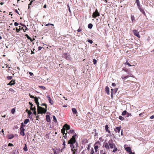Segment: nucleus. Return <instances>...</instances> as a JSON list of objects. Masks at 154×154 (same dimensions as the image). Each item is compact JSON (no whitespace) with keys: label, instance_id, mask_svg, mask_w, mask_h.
I'll use <instances>...</instances> for the list:
<instances>
[{"label":"nucleus","instance_id":"f257e3e1","mask_svg":"<svg viewBox=\"0 0 154 154\" xmlns=\"http://www.w3.org/2000/svg\"><path fill=\"white\" fill-rule=\"evenodd\" d=\"M69 133L73 134L74 135L72 137L68 140V143L70 145L71 150L73 154H76L75 152L77 151L78 146V143L76 142V138L77 137V136L76 133H74V131L70 130Z\"/></svg>","mask_w":154,"mask_h":154},{"label":"nucleus","instance_id":"f03ea898","mask_svg":"<svg viewBox=\"0 0 154 154\" xmlns=\"http://www.w3.org/2000/svg\"><path fill=\"white\" fill-rule=\"evenodd\" d=\"M123 70L127 73L128 75H125L124 74L122 75L121 76V79L122 80L125 82H129L131 83H134V82L133 81H128L127 79L130 77H134L133 75L129 72L130 70H129L128 69L123 68Z\"/></svg>","mask_w":154,"mask_h":154},{"label":"nucleus","instance_id":"7ed1b4c3","mask_svg":"<svg viewBox=\"0 0 154 154\" xmlns=\"http://www.w3.org/2000/svg\"><path fill=\"white\" fill-rule=\"evenodd\" d=\"M47 111V108H44L41 106H38L37 108L38 114L45 113Z\"/></svg>","mask_w":154,"mask_h":154},{"label":"nucleus","instance_id":"20e7f679","mask_svg":"<svg viewBox=\"0 0 154 154\" xmlns=\"http://www.w3.org/2000/svg\"><path fill=\"white\" fill-rule=\"evenodd\" d=\"M100 13L98 12L97 9H96L95 11L92 14V17L94 18H95L96 17L99 16Z\"/></svg>","mask_w":154,"mask_h":154},{"label":"nucleus","instance_id":"39448f33","mask_svg":"<svg viewBox=\"0 0 154 154\" xmlns=\"http://www.w3.org/2000/svg\"><path fill=\"white\" fill-rule=\"evenodd\" d=\"M108 143L109 146V147L111 149H112L114 147H116L115 144L113 143V141L112 139L109 140L108 141Z\"/></svg>","mask_w":154,"mask_h":154},{"label":"nucleus","instance_id":"423d86ee","mask_svg":"<svg viewBox=\"0 0 154 154\" xmlns=\"http://www.w3.org/2000/svg\"><path fill=\"white\" fill-rule=\"evenodd\" d=\"M133 32L134 33V35L137 37H138L140 38V36L139 35V32L137 31L136 30L134 29L133 30Z\"/></svg>","mask_w":154,"mask_h":154},{"label":"nucleus","instance_id":"0eeeda50","mask_svg":"<svg viewBox=\"0 0 154 154\" xmlns=\"http://www.w3.org/2000/svg\"><path fill=\"white\" fill-rule=\"evenodd\" d=\"M97 144H100V142L99 141L96 142L95 143V145H96ZM98 145H95L94 146V149H95V151L96 152H97V149H98Z\"/></svg>","mask_w":154,"mask_h":154},{"label":"nucleus","instance_id":"6e6552de","mask_svg":"<svg viewBox=\"0 0 154 154\" xmlns=\"http://www.w3.org/2000/svg\"><path fill=\"white\" fill-rule=\"evenodd\" d=\"M47 97L48 99L49 103H50L51 105L53 104L54 103V102L53 100L51 99L50 97L48 95H47Z\"/></svg>","mask_w":154,"mask_h":154},{"label":"nucleus","instance_id":"1a4fd4ad","mask_svg":"<svg viewBox=\"0 0 154 154\" xmlns=\"http://www.w3.org/2000/svg\"><path fill=\"white\" fill-rule=\"evenodd\" d=\"M20 134L23 136H24L25 135V133H24V131H25V129L24 128H20Z\"/></svg>","mask_w":154,"mask_h":154},{"label":"nucleus","instance_id":"9d476101","mask_svg":"<svg viewBox=\"0 0 154 154\" xmlns=\"http://www.w3.org/2000/svg\"><path fill=\"white\" fill-rule=\"evenodd\" d=\"M15 83V80H12L10 82L7 84L8 85H14Z\"/></svg>","mask_w":154,"mask_h":154},{"label":"nucleus","instance_id":"9b49d317","mask_svg":"<svg viewBox=\"0 0 154 154\" xmlns=\"http://www.w3.org/2000/svg\"><path fill=\"white\" fill-rule=\"evenodd\" d=\"M63 127L64 128H65V129H66L67 130H69L70 128V126L66 124H65Z\"/></svg>","mask_w":154,"mask_h":154},{"label":"nucleus","instance_id":"f8f14e48","mask_svg":"<svg viewBox=\"0 0 154 154\" xmlns=\"http://www.w3.org/2000/svg\"><path fill=\"white\" fill-rule=\"evenodd\" d=\"M105 129L106 132H107L109 134L110 133V131L109 129V127L107 125H105Z\"/></svg>","mask_w":154,"mask_h":154},{"label":"nucleus","instance_id":"ddd939ff","mask_svg":"<svg viewBox=\"0 0 154 154\" xmlns=\"http://www.w3.org/2000/svg\"><path fill=\"white\" fill-rule=\"evenodd\" d=\"M121 127H116L115 129H114V131L116 132L118 131L119 133L120 131L121 130Z\"/></svg>","mask_w":154,"mask_h":154},{"label":"nucleus","instance_id":"4468645a","mask_svg":"<svg viewBox=\"0 0 154 154\" xmlns=\"http://www.w3.org/2000/svg\"><path fill=\"white\" fill-rule=\"evenodd\" d=\"M14 136L13 134H10L8 135V139H11L13 138Z\"/></svg>","mask_w":154,"mask_h":154},{"label":"nucleus","instance_id":"2eb2a0df","mask_svg":"<svg viewBox=\"0 0 154 154\" xmlns=\"http://www.w3.org/2000/svg\"><path fill=\"white\" fill-rule=\"evenodd\" d=\"M105 91L106 92V93H107V94H109V88L108 86H106L105 88Z\"/></svg>","mask_w":154,"mask_h":154},{"label":"nucleus","instance_id":"dca6fc26","mask_svg":"<svg viewBox=\"0 0 154 154\" xmlns=\"http://www.w3.org/2000/svg\"><path fill=\"white\" fill-rule=\"evenodd\" d=\"M139 10L140 11L143 13L145 16H146V14L145 13V11L144 10L140 8V7H139L138 8Z\"/></svg>","mask_w":154,"mask_h":154},{"label":"nucleus","instance_id":"f3484780","mask_svg":"<svg viewBox=\"0 0 154 154\" xmlns=\"http://www.w3.org/2000/svg\"><path fill=\"white\" fill-rule=\"evenodd\" d=\"M108 143H106L104 144V147L106 148V149H109V145Z\"/></svg>","mask_w":154,"mask_h":154},{"label":"nucleus","instance_id":"a211bd4d","mask_svg":"<svg viewBox=\"0 0 154 154\" xmlns=\"http://www.w3.org/2000/svg\"><path fill=\"white\" fill-rule=\"evenodd\" d=\"M46 120L47 122H49L51 121L50 116L49 115H47L46 116Z\"/></svg>","mask_w":154,"mask_h":154},{"label":"nucleus","instance_id":"6ab92c4d","mask_svg":"<svg viewBox=\"0 0 154 154\" xmlns=\"http://www.w3.org/2000/svg\"><path fill=\"white\" fill-rule=\"evenodd\" d=\"M72 111L74 114H76L77 113V110L75 108H72Z\"/></svg>","mask_w":154,"mask_h":154},{"label":"nucleus","instance_id":"aec40b11","mask_svg":"<svg viewBox=\"0 0 154 154\" xmlns=\"http://www.w3.org/2000/svg\"><path fill=\"white\" fill-rule=\"evenodd\" d=\"M118 90V89L117 88H115L113 89H111V91H112V92L114 94H116V92H117Z\"/></svg>","mask_w":154,"mask_h":154},{"label":"nucleus","instance_id":"412c9836","mask_svg":"<svg viewBox=\"0 0 154 154\" xmlns=\"http://www.w3.org/2000/svg\"><path fill=\"white\" fill-rule=\"evenodd\" d=\"M131 20L132 21V22H135V17L134 15H131Z\"/></svg>","mask_w":154,"mask_h":154},{"label":"nucleus","instance_id":"4be33fe9","mask_svg":"<svg viewBox=\"0 0 154 154\" xmlns=\"http://www.w3.org/2000/svg\"><path fill=\"white\" fill-rule=\"evenodd\" d=\"M19 29H18L17 28H16V32H18L20 30L22 29H23V27H21V28H20V26H19Z\"/></svg>","mask_w":154,"mask_h":154},{"label":"nucleus","instance_id":"5701e85b","mask_svg":"<svg viewBox=\"0 0 154 154\" xmlns=\"http://www.w3.org/2000/svg\"><path fill=\"white\" fill-rule=\"evenodd\" d=\"M25 145L24 147L23 148V149L25 151H27L28 150V149L27 148V145L26 144H24Z\"/></svg>","mask_w":154,"mask_h":154},{"label":"nucleus","instance_id":"b1692460","mask_svg":"<svg viewBox=\"0 0 154 154\" xmlns=\"http://www.w3.org/2000/svg\"><path fill=\"white\" fill-rule=\"evenodd\" d=\"M65 129L63 127L62 129L61 130V132L63 135H64L65 134Z\"/></svg>","mask_w":154,"mask_h":154},{"label":"nucleus","instance_id":"393cba45","mask_svg":"<svg viewBox=\"0 0 154 154\" xmlns=\"http://www.w3.org/2000/svg\"><path fill=\"white\" fill-rule=\"evenodd\" d=\"M125 149L128 152H130L131 151V148L130 147H127Z\"/></svg>","mask_w":154,"mask_h":154},{"label":"nucleus","instance_id":"a878e982","mask_svg":"<svg viewBox=\"0 0 154 154\" xmlns=\"http://www.w3.org/2000/svg\"><path fill=\"white\" fill-rule=\"evenodd\" d=\"M53 121L54 122L56 123L57 122V119H56L55 116H53Z\"/></svg>","mask_w":154,"mask_h":154},{"label":"nucleus","instance_id":"bb28decb","mask_svg":"<svg viewBox=\"0 0 154 154\" xmlns=\"http://www.w3.org/2000/svg\"><path fill=\"white\" fill-rule=\"evenodd\" d=\"M93 25L91 23H89L88 25V28L91 29L92 28Z\"/></svg>","mask_w":154,"mask_h":154},{"label":"nucleus","instance_id":"cd10ccee","mask_svg":"<svg viewBox=\"0 0 154 154\" xmlns=\"http://www.w3.org/2000/svg\"><path fill=\"white\" fill-rule=\"evenodd\" d=\"M119 119L121 121H124L125 120V118L121 116H119Z\"/></svg>","mask_w":154,"mask_h":154},{"label":"nucleus","instance_id":"c85d7f7f","mask_svg":"<svg viewBox=\"0 0 154 154\" xmlns=\"http://www.w3.org/2000/svg\"><path fill=\"white\" fill-rule=\"evenodd\" d=\"M29 122V119H26L24 122V123L25 124H27Z\"/></svg>","mask_w":154,"mask_h":154},{"label":"nucleus","instance_id":"c756f323","mask_svg":"<svg viewBox=\"0 0 154 154\" xmlns=\"http://www.w3.org/2000/svg\"><path fill=\"white\" fill-rule=\"evenodd\" d=\"M136 2L137 5V6L138 7V8L140 7V2L139 1V0L137 1Z\"/></svg>","mask_w":154,"mask_h":154},{"label":"nucleus","instance_id":"7c9ffc66","mask_svg":"<svg viewBox=\"0 0 154 154\" xmlns=\"http://www.w3.org/2000/svg\"><path fill=\"white\" fill-rule=\"evenodd\" d=\"M125 64L127 65L128 66H133V65H132L130 64L128 62V61H127L125 63Z\"/></svg>","mask_w":154,"mask_h":154},{"label":"nucleus","instance_id":"2f4dec72","mask_svg":"<svg viewBox=\"0 0 154 154\" xmlns=\"http://www.w3.org/2000/svg\"><path fill=\"white\" fill-rule=\"evenodd\" d=\"M23 123H21V125L20 128H24L25 126V125H24Z\"/></svg>","mask_w":154,"mask_h":154},{"label":"nucleus","instance_id":"473e14b6","mask_svg":"<svg viewBox=\"0 0 154 154\" xmlns=\"http://www.w3.org/2000/svg\"><path fill=\"white\" fill-rule=\"evenodd\" d=\"M29 104L31 105V106L30 107V109L31 110H33V108H32V106L33 104H32L31 103L29 102Z\"/></svg>","mask_w":154,"mask_h":154},{"label":"nucleus","instance_id":"72a5a7b5","mask_svg":"<svg viewBox=\"0 0 154 154\" xmlns=\"http://www.w3.org/2000/svg\"><path fill=\"white\" fill-rule=\"evenodd\" d=\"M127 112L125 110L123 111L122 113V115L123 116L127 114Z\"/></svg>","mask_w":154,"mask_h":154},{"label":"nucleus","instance_id":"f704fd0d","mask_svg":"<svg viewBox=\"0 0 154 154\" xmlns=\"http://www.w3.org/2000/svg\"><path fill=\"white\" fill-rule=\"evenodd\" d=\"M11 113L13 114H14V113L15 112V108H13L11 109Z\"/></svg>","mask_w":154,"mask_h":154},{"label":"nucleus","instance_id":"c9c22d12","mask_svg":"<svg viewBox=\"0 0 154 154\" xmlns=\"http://www.w3.org/2000/svg\"><path fill=\"white\" fill-rule=\"evenodd\" d=\"M35 102L36 103H37L38 102V98L36 97H35Z\"/></svg>","mask_w":154,"mask_h":154},{"label":"nucleus","instance_id":"e433bc0d","mask_svg":"<svg viewBox=\"0 0 154 154\" xmlns=\"http://www.w3.org/2000/svg\"><path fill=\"white\" fill-rule=\"evenodd\" d=\"M34 0H32L29 4L28 5V8L29 9L30 7V5H31L32 3L34 2Z\"/></svg>","mask_w":154,"mask_h":154},{"label":"nucleus","instance_id":"4c0bfd02","mask_svg":"<svg viewBox=\"0 0 154 154\" xmlns=\"http://www.w3.org/2000/svg\"><path fill=\"white\" fill-rule=\"evenodd\" d=\"M127 117H128L130 116H131L132 115L131 113H129L128 112H127Z\"/></svg>","mask_w":154,"mask_h":154},{"label":"nucleus","instance_id":"58836bf2","mask_svg":"<svg viewBox=\"0 0 154 154\" xmlns=\"http://www.w3.org/2000/svg\"><path fill=\"white\" fill-rule=\"evenodd\" d=\"M93 62L94 64L95 65L97 63V61L95 59H93Z\"/></svg>","mask_w":154,"mask_h":154},{"label":"nucleus","instance_id":"ea45409f","mask_svg":"<svg viewBox=\"0 0 154 154\" xmlns=\"http://www.w3.org/2000/svg\"><path fill=\"white\" fill-rule=\"evenodd\" d=\"M39 87L45 90L46 89V88L43 86H39Z\"/></svg>","mask_w":154,"mask_h":154},{"label":"nucleus","instance_id":"a19ab883","mask_svg":"<svg viewBox=\"0 0 154 154\" xmlns=\"http://www.w3.org/2000/svg\"><path fill=\"white\" fill-rule=\"evenodd\" d=\"M114 149L112 151V152H115L117 150V148H116V147H114Z\"/></svg>","mask_w":154,"mask_h":154},{"label":"nucleus","instance_id":"79ce46f5","mask_svg":"<svg viewBox=\"0 0 154 154\" xmlns=\"http://www.w3.org/2000/svg\"><path fill=\"white\" fill-rule=\"evenodd\" d=\"M41 105L42 106H45V108H47V105L45 103H42L41 104Z\"/></svg>","mask_w":154,"mask_h":154},{"label":"nucleus","instance_id":"37998d69","mask_svg":"<svg viewBox=\"0 0 154 154\" xmlns=\"http://www.w3.org/2000/svg\"><path fill=\"white\" fill-rule=\"evenodd\" d=\"M63 149H64L65 148V145H66V144H65V140H64V141L63 142Z\"/></svg>","mask_w":154,"mask_h":154},{"label":"nucleus","instance_id":"c03bdc74","mask_svg":"<svg viewBox=\"0 0 154 154\" xmlns=\"http://www.w3.org/2000/svg\"><path fill=\"white\" fill-rule=\"evenodd\" d=\"M88 42L90 44H92L93 42V41L92 40L90 39H88Z\"/></svg>","mask_w":154,"mask_h":154},{"label":"nucleus","instance_id":"a18cd8bd","mask_svg":"<svg viewBox=\"0 0 154 154\" xmlns=\"http://www.w3.org/2000/svg\"><path fill=\"white\" fill-rule=\"evenodd\" d=\"M48 25H51L52 26H54V25L53 24H51L50 23H49L48 24H46L45 26H47Z\"/></svg>","mask_w":154,"mask_h":154},{"label":"nucleus","instance_id":"49530a36","mask_svg":"<svg viewBox=\"0 0 154 154\" xmlns=\"http://www.w3.org/2000/svg\"><path fill=\"white\" fill-rule=\"evenodd\" d=\"M28 115H29V116L30 115L32 114V112L30 111H28ZM29 118H30L29 117Z\"/></svg>","mask_w":154,"mask_h":154},{"label":"nucleus","instance_id":"de8ad7c7","mask_svg":"<svg viewBox=\"0 0 154 154\" xmlns=\"http://www.w3.org/2000/svg\"><path fill=\"white\" fill-rule=\"evenodd\" d=\"M9 91H11V92H12L13 93H14V90L12 88H10L9 89Z\"/></svg>","mask_w":154,"mask_h":154},{"label":"nucleus","instance_id":"09e8293b","mask_svg":"<svg viewBox=\"0 0 154 154\" xmlns=\"http://www.w3.org/2000/svg\"><path fill=\"white\" fill-rule=\"evenodd\" d=\"M7 78L8 80H11L12 79V77L11 76H8L7 77Z\"/></svg>","mask_w":154,"mask_h":154},{"label":"nucleus","instance_id":"8fccbe9b","mask_svg":"<svg viewBox=\"0 0 154 154\" xmlns=\"http://www.w3.org/2000/svg\"><path fill=\"white\" fill-rule=\"evenodd\" d=\"M25 36H26V37L28 39H31V37H30L27 34H26L25 35Z\"/></svg>","mask_w":154,"mask_h":154},{"label":"nucleus","instance_id":"3c124183","mask_svg":"<svg viewBox=\"0 0 154 154\" xmlns=\"http://www.w3.org/2000/svg\"><path fill=\"white\" fill-rule=\"evenodd\" d=\"M23 31L24 32H25V31L26 30H28V28H27L26 26V27H25V28L23 29H23H22Z\"/></svg>","mask_w":154,"mask_h":154},{"label":"nucleus","instance_id":"603ef678","mask_svg":"<svg viewBox=\"0 0 154 154\" xmlns=\"http://www.w3.org/2000/svg\"><path fill=\"white\" fill-rule=\"evenodd\" d=\"M90 153L91 154H93L94 153V151L93 149H91Z\"/></svg>","mask_w":154,"mask_h":154},{"label":"nucleus","instance_id":"864d4df0","mask_svg":"<svg viewBox=\"0 0 154 154\" xmlns=\"http://www.w3.org/2000/svg\"><path fill=\"white\" fill-rule=\"evenodd\" d=\"M29 96L31 98H34L35 99V97H34V96L31 95L30 94H29Z\"/></svg>","mask_w":154,"mask_h":154},{"label":"nucleus","instance_id":"5fc2aeb1","mask_svg":"<svg viewBox=\"0 0 154 154\" xmlns=\"http://www.w3.org/2000/svg\"><path fill=\"white\" fill-rule=\"evenodd\" d=\"M144 113H145V112H144L141 113H140L139 114V116H141L143 115V114H144Z\"/></svg>","mask_w":154,"mask_h":154},{"label":"nucleus","instance_id":"6e6d98bb","mask_svg":"<svg viewBox=\"0 0 154 154\" xmlns=\"http://www.w3.org/2000/svg\"><path fill=\"white\" fill-rule=\"evenodd\" d=\"M18 25L19 24L17 22H15L14 23V25L15 26H18Z\"/></svg>","mask_w":154,"mask_h":154},{"label":"nucleus","instance_id":"4d7b16f0","mask_svg":"<svg viewBox=\"0 0 154 154\" xmlns=\"http://www.w3.org/2000/svg\"><path fill=\"white\" fill-rule=\"evenodd\" d=\"M113 94H113V93L112 92V91H111V97L112 98V97H113Z\"/></svg>","mask_w":154,"mask_h":154},{"label":"nucleus","instance_id":"13d9d810","mask_svg":"<svg viewBox=\"0 0 154 154\" xmlns=\"http://www.w3.org/2000/svg\"><path fill=\"white\" fill-rule=\"evenodd\" d=\"M13 144L12 143H9L8 144V146H13Z\"/></svg>","mask_w":154,"mask_h":154},{"label":"nucleus","instance_id":"bf43d9fd","mask_svg":"<svg viewBox=\"0 0 154 154\" xmlns=\"http://www.w3.org/2000/svg\"><path fill=\"white\" fill-rule=\"evenodd\" d=\"M54 150V154H57L58 153V152H57L56 150L53 149Z\"/></svg>","mask_w":154,"mask_h":154},{"label":"nucleus","instance_id":"052dcab7","mask_svg":"<svg viewBox=\"0 0 154 154\" xmlns=\"http://www.w3.org/2000/svg\"><path fill=\"white\" fill-rule=\"evenodd\" d=\"M77 31L79 32H80L82 31L81 29L79 28L77 30Z\"/></svg>","mask_w":154,"mask_h":154},{"label":"nucleus","instance_id":"680f3d73","mask_svg":"<svg viewBox=\"0 0 154 154\" xmlns=\"http://www.w3.org/2000/svg\"><path fill=\"white\" fill-rule=\"evenodd\" d=\"M43 48V47H38V51H40L42 49V48Z\"/></svg>","mask_w":154,"mask_h":154},{"label":"nucleus","instance_id":"e2e57ef3","mask_svg":"<svg viewBox=\"0 0 154 154\" xmlns=\"http://www.w3.org/2000/svg\"><path fill=\"white\" fill-rule=\"evenodd\" d=\"M66 134H67V133L65 134V135H64V134L63 135H64L63 137H64L65 139H66L67 138Z\"/></svg>","mask_w":154,"mask_h":154},{"label":"nucleus","instance_id":"0e129e2a","mask_svg":"<svg viewBox=\"0 0 154 154\" xmlns=\"http://www.w3.org/2000/svg\"><path fill=\"white\" fill-rule=\"evenodd\" d=\"M150 118L151 119H153L154 118V115H152V116H151L150 117Z\"/></svg>","mask_w":154,"mask_h":154},{"label":"nucleus","instance_id":"69168bd1","mask_svg":"<svg viewBox=\"0 0 154 154\" xmlns=\"http://www.w3.org/2000/svg\"><path fill=\"white\" fill-rule=\"evenodd\" d=\"M33 114L35 115H37V114H36V111H34Z\"/></svg>","mask_w":154,"mask_h":154},{"label":"nucleus","instance_id":"338daca9","mask_svg":"<svg viewBox=\"0 0 154 154\" xmlns=\"http://www.w3.org/2000/svg\"><path fill=\"white\" fill-rule=\"evenodd\" d=\"M15 12L17 13V14H19V12L17 9L15 10Z\"/></svg>","mask_w":154,"mask_h":154},{"label":"nucleus","instance_id":"774afa93","mask_svg":"<svg viewBox=\"0 0 154 154\" xmlns=\"http://www.w3.org/2000/svg\"><path fill=\"white\" fill-rule=\"evenodd\" d=\"M129 154H134V153L133 152L131 151L129 152Z\"/></svg>","mask_w":154,"mask_h":154}]
</instances>
